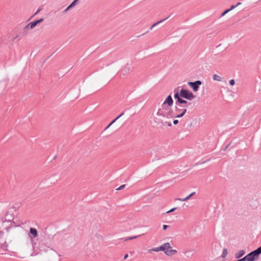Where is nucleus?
Wrapping results in <instances>:
<instances>
[{"mask_svg": "<svg viewBox=\"0 0 261 261\" xmlns=\"http://www.w3.org/2000/svg\"><path fill=\"white\" fill-rule=\"evenodd\" d=\"M156 115L168 119L172 118L174 117L171 107L164 105H161V108L159 109L156 113Z\"/></svg>", "mask_w": 261, "mask_h": 261, "instance_id": "f257e3e1", "label": "nucleus"}, {"mask_svg": "<svg viewBox=\"0 0 261 261\" xmlns=\"http://www.w3.org/2000/svg\"><path fill=\"white\" fill-rule=\"evenodd\" d=\"M180 96L189 100H191L195 98V96L192 92L182 88L180 91Z\"/></svg>", "mask_w": 261, "mask_h": 261, "instance_id": "f03ea898", "label": "nucleus"}, {"mask_svg": "<svg viewBox=\"0 0 261 261\" xmlns=\"http://www.w3.org/2000/svg\"><path fill=\"white\" fill-rule=\"evenodd\" d=\"M184 108L185 106L182 105H178L175 107V112L176 114V115L174 116L175 118H181L187 112V109Z\"/></svg>", "mask_w": 261, "mask_h": 261, "instance_id": "7ed1b4c3", "label": "nucleus"}, {"mask_svg": "<svg viewBox=\"0 0 261 261\" xmlns=\"http://www.w3.org/2000/svg\"><path fill=\"white\" fill-rule=\"evenodd\" d=\"M38 236V232L36 228L31 227L30 229V231L29 232V237L30 238L31 241L33 242V239L37 238ZM36 243H33L32 246L33 248L34 247V244H35Z\"/></svg>", "mask_w": 261, "mask_h": 261, "instance_id": "20e7f679", "label": "nucleus"}, {"mask_svg": "<svg viewBox=\"0 0 261 261\" xmlns=\"http://www.w3.org/2000/svg\"><path fill=\"white\" fill-rule=\"evenodd\" d=\"M188 84L194 92H197L198 90L199 86L201 85V82L200 81H196L194 82H189Z\"/></svg>", "mask_w": 261, "mask_h": 261, "instance_id": "39448f33", "label": "nucleus"}, {"mask_svg": "<svg viewBox=\"0 0 261 261\" xmlns=\"http://www.w3.org/2000/svg\"><path fill=\"white\" fill-rule=\"evenodd\" d=\"M255 252L254 250L246 255L245 256L246 261H254L255 260L257 259L258 256Z\"/></svg>", "mask_w": 261, "mask_h": 261, "instance_id": "423d86ee", "label": "nucleus"}, {"mask_svg": "<svg viewBox=\"0 0 261 261\" xmlns=\"http://www.w3.org/2000/svg\"><path fill=\"white\" fill-rule=\"evenodd\" d=\"M159 247L160 251H164V253H165L167 249L171 248V246L169 243H165L162 245L161 246H159Z\"/></svg>", "mask_w": 261, "mask_h": 261, "instance_id": "0eeeda50", "label": "nucleus"}, {"mask_svg": "<svg viewBox=\"0 0 261 261\" xmlns=\"http://www.w3.org/2000/svg\"><path fill=\"white\" fill-rule=\"evenodd\" d=\"M173 101L171 96L170 95H169L162 105H164L165 106H169V107H171L173 105Z\"/></svg>", "mask_w": 261, "mask_h": 261, "instance_id": "6e6552de", "label": "nucleus"}, {"mask_svg": "<svg viewBox=\"0 0 261 261\" xmlns=\"http://www.w3.org/2000/svg\"><path fill=\"white\" fill-rule=\"evenodd\" d=\"M178 105H182V106H185L184 108H186L191 105V103L182 98H180L178 101Z\"/></svg>", "mask_w": 261, "mask_h": 261, "instance_id": "1a4fd4ad", "label": "nucleus"}, {"mask_svg": "<svg viewBox=\"0 0 261 261\" xmlns=\"http://www.w3.org/2000/svg\"><path fill=\"white\" fill-rule=\"evenodd\" d=\"M174 92L175 93L174 97L175 99H176V101L175 102L176 105L178 106V101L181 98L180 96V93H179L178 90L177 89H175Z\"/></svg>", "mask_w": 261, "mask_h": 261, "instance_id": "9d476101", "label": "nucleus"}, {"mask_svg": "<svg viewBox=\"0 0 261 261\" xmlns=\"http://www.w3.org/2000/svg\"><path fill=\"white\" fill-rule=\"evenodd\" d=\"M177 253V250L174 249H167L165 254L167 256H172Z\"/></svg>", "mask_w": 261, "mask_h": 261, "instance_id": "9b49d317", "label": "nucleus"}, {"mask_svg": "<svg viewBox=\"0 0 261 261\" xmlns=\"http://www.w3.org/2000/svg\"><path fill=\"white\" fill-rule=\"evenodd\" d=\"M195 194V192H193L184 198H179L176 199V200L180 201H187L188 200H189L192 196L194 195Z\"/></svg>", "mask_w": 261, "mask_h": 261, "instance_id": "f8f14e48", "label": "nucleus"}, {"mask_svg": "<svg viewBox=\"0 0 261 261\" xmlns=\"http://www.w3.org/2000/svg\"><path fill=\"white\" fill-rule=\"evenodd\" d=\"M245 253V252L244 250H241L239 251L238 252H237L235 254V257L237 258H239L241 257H242V256H243Z\"/></svg>", "mask_w": 261, "mask_h": 261, "instance_id": "ddd939ff", "label": "nucleus"}, {"mask_svg": "<svg viewBox=\"0 0 261 261\" xmlns=\"http://www.w3.org/2000/svg\"><path fill=\"white\" fill-rule=\"evenodd\" d=\"M35 26H36V25L35 24V23H34V21L33 22H31L29 23H28L24 28V30L26 31L29 29H33Z\"/></svg>", "mask_w": 261, "mask_h": 261, "instance_id": "4468645a", "label": "nucleus"}, {"mask_svg": "<svg viewBox=\"0 0 261 261\" xmlns=\"http://www.w3.org/2000/svg\"><path fill=\"white\" fill-rule=\"evenodd\" d=\"M213 79L214 81L221 82L222 80V78L217 74H214L213 76Z\"/></svg>", "mask_w": 261, "mask_h": 261, "instance_id": "2eb2a0df", "label": "nucleus"}, {"mask_svg": "<svg viewBox=\"0 0 261 261\" xmlns=\"http://www.w3.org/2000/svg\"><path fill=\"white\" fill-rule=\"evenodd\" d=\"M168 18V17L165 18V19H162L158 22H156V23H154V24H153L151 26L154 28V27L156 26L157 25H158L159 24L164 22L165 20H166Z\"/></svg>", "mask_w": 261, "mask_h": 261, "instance_id": "dca6fc26", "label": "nucleus"}, {"mask_svg": "<svg viewBox=\"0 0 261 261\" xmlns=\"http://www.w3.org/2000/svg\"><path fill=\"white\" fill-rule=\"evenodd\" d=\"M78 1L79 0H74L69 6L71 7V8H72L77 4Z\"/></svg>", "mask_w": 261, "mask_h": 261, "instance_id": "f3484780", "label": "nucleus"}, {"mask_svg": "<svg viewBox=\"0 0 261 261\" xmlns=\"http://www.w3.org/2000/svg\"><path fill=\"white\" fill-rule=\"evenodd\" d=\"M161 123H162V126L167 125V126H168L169 127L172 126V124L170 122L165 121V122H164L163 121H161Z\"/></svg>", "mask_w": 261, "mask_h": 261, "instance_id": "a211bd4d", "label": "nucleus"}, {"mask_svg": "<svg viewBox=\"0 0 261 261\" xmlns=\"http://www.w3.org/2000/svg\"><path fill=\"white\" fill-rule=\"evenodd\" d=\"M12 219H13V217L12 216H11L10 217H9V216H8V214H7L6 215V218H5V221H7L8 222H10Z\"/></svg>", "mask_w": 261, "mask_h": 261, "instance_id": "6ab92c4d", "label": "nucleus"}, {"mask_svg": "<svg viewBox=\"0 0 261 261\" xmlns=\"http://www.w3.org/2000/svg\"><path fill=\"white\" fill-rule=\"evenodd\" d=\"M254 251L258 256V255L261 253V246L258 247L257 249L255 250Z\"/></svg>", "mask_w": 261, "mask_h": 261, "instance_id": "aec40b11", "label": "nucleus"}, {"mask_svg": "<svg viewBox=\"0 0 261 261\" xmlns=\"http://www.w3.org/2000/svg\"><path fill=\"white\" fill-rule=\"evenodd\" d=\"M227 254V250L226 248H224L223 250V253L222 256L224 258Z\"/></svg>", "mask_w": 261, "mask_h": 261, "instance_id": "412c9836", "label": "nucleus"}, {"mask_svg": "<svg viewBox=\"0 0 261 261\" xmlns=\"http://www.w3.org/2000/svg\"><path fill=\"white\" fill-rule=\"evenodd\" d=\"M124 114V113H122L120 114L118 117H117L114 120H113L110 123L111 124H113L118 119H119L120 117H121Z\"/></svg>", "mask_w": 261, "mask_h": 261, "instance_id": "4be33fe9", "label": "nucleus"}, {"mask_svg": "<svg viewBox=\"0 0 261 261\" xmlns=\"http://www.w3.org/2000/svg\"><path fill=\"white\" fill-rule=\"evenodd\" d=\"M43 21V19L40 18L37 20L34 21V22L35 23V24L37 25L38 23L42 22Z\"/></svg>", "mask_w": 261, "mask_h": 261, "instance_id": "5701e85b", "label": "nucleus"}, {"mask_svg": "<svg viewBox=\"0 0 261 261\" xmlns=\"http://www.w3.org/2000/svg\"><path fill=\"white\" fill-rule=\"evenodd\" d=\"M43 21V19L40 18L37 20L34 21V22L35 23V24L37 25L38 23L42 22Z\"/></svg>", "mask_w": 261, "mask_h": 261, "instance_id": "b1692460", "label": "nucleus"}, {"mask_svg": "<svg viewBox=\"0 0 261 261\" xmlns=\"http://www.w3.org/2000/svg\"><path fill=\"white\" fill-rule=\"evenodd\" d=\"M43 21V19L40 18L37 20L34 21V22L35 23V24L37 25L38 23L42 22Z\"/></svg>", "mask_w": 261, "mask_h": 261, "instance_id": "393cba45", "label": "nucleus"}, {"mask_svg": "<svg viewBox=\"0 0 261 261\" xmlns=\"http://www.w3.org/2000/svg\"><path fill=\"white\" fill-rule=\"evenodd\" d=\"M230 11V10H226L225 11H224L222 14H221V16H224L226 14H227V13H228Z\"/></svg>", "mask_w": 261, "mask_h": 261, "instance_id": "a878e982", "label": "nucleus"}, {"mask_svg": "<svg viewBox=\"0 0 261 261\" xmlns=\"http://www.w3.org/2000/svg\"><path fill=\"white\" fill-rule=\"evenodd\" d=\"M229 83L230 85H231L233 86V85H234V84H235V81H234V80L231 79V80H230L229 81Z\"/></svg>", "mask_w": 261, "mask_h": 261, "instance_id": "bb28decb", "label": "nucleus"}, {"mask_svg": "<svg viewBox=\"0 0 261 261\" xmlns=\"http://www.w3.org/2000/svg\"><path fill=\"white\" fill-rule=\"evenodd\" d=\"M125 186V185H122L121 186H120L118 188H117L116 190H121L122 189H123Z\"/></svg>", "mask_w": 261, "mask_h": 261, "instance_id": "cd10ccee", "label": "nucleus"}, {"mask_svg": "<svg viewBox=\"0 0 261 261\" xmlns=\"http://www.w3.org/2000/svg\"><path fill=\"white\" fill-rule=\"evenodd\" d=\"M71 9V7L69 6H68L66 8V9L63 11V13H66L68 10H69Z\"/></svg>", "mask_w": 261, "mask_h": 261, "instance_id": "c85d7f7f", "label": "nucleus"}, {"mask_svg": "<svg viewBox=\"0 0 261 261\" xmlns=\"http://www.w3.org/2000/svg\"><path fill=\"white\" fill-rule=\"evenodd\" d=\"M176 209V207H174L173 208H171L170 210L168 211V212H167V213H171V212H174L175 210Z\"/></svg>", "mask_w": 261, "mask_h": 261, "instance_id": "c756f323", "label": "nucleus"}, {"mask_svg": "<svg viewBox=\"0 0 261 261\" xmlns=\"http://www.w3.org/2000/svg\"><path fill=\"white\" fill-rule=\"evenodd\" d=\"M153 251L154 252H159L160 251V249H159V247H155V248H153Z\"/></svg>", "mask_w": 261, "mask_h": 261, "instance_id": "7c9ffc66", "label": "nucleus"}, {"mask_svg": "<svg viewBox=\"0 0 261 261\" xmlns=\"http://www.w3.org/2000/svg\"><path fill=\"white\" fill-rule=\"evenodd\" d=\"M191 252V250H187L185 252V254L186 256H189V253Z\"/></svg>", "mask_w": 261, "mask_h": 261, "instance_id": "2f4dec72", "label": "nucleus"}, {"mask_svg": "<svg viewBox=\"0 0 261 261\" xmlns=\"http://www.w3.org/2000/svg\"><path fill=\"white\" fill-rule=\"evenodd\" d=\"M153 251H153V249L151 248V249H148L147 250V253L151 254V253H152L153 252Z\"/></svg>", "mask_w": 261, "mask_h": 261, "instance_id": "473e14b6", "label": "nucleus"}, {"mask_svg": "<svg viewBox=\"0 0 261 261\" xmlns=\"http://www.w3.org/2000/svg\"><path fill=\"white\" fill-rule=\"evenodd\" d=\"M236 7H237V6H236V5H232L231 6L230 8L228 9V10H230V11L231 10H233V9H234Z\"/></svg>", "mask_w": 261, "mask_h": 261, "instance_id": "72a5a7b5", "label": "nucleus"}, {"mask_svg": "<svg viewBox=\"0 0 261 261\" xmlns=\"http://www.w3.org/2000/svg\"><path fill=\"white\" fill-rule=\"evenodd\" d=\"M123 71H125V73H127L129 71V68L127 67H125V68L123 70Z\"/></svg>", "mask_w": 261, "mask_h": 261, "instance_id": "f704fd0d", "label": "nucleus"}, {"mask_svg": "<svg viewBox=\"0 0 261 261\" xmlns=\"http://www.w3.org/2000/svg\"><path fill=\"white\" fill-rule=\"evenodd\" d=\"M140 236V235L130 237V239H131V240L139 238Z\"/></svg>", "mask_w": 261, "mask_h": 261, "instance_id": "c9c22d12", "label": "nucleus"}, {"mask_svg": "<svg viewBox=\"0 0 261 261\" xmlns=\"http://www.w3.org/2000/svg\"><path fill=\"white\" fill-rule=\"evenodd\" d=\"M173 123L174 124L176 125L178 123V120H174Z\"/></svg>", "mask_w": 261, "mask_h": 261, "instance_id": "e433bc0d", "label": "nucleus"}, {"mask_svg": "<svg viewBox=\"0 0 261 261\" xmlns=\"http://www.w3.org/2000/svg\"><path fill=\"white\" fill-rule=\"evenodd\" d=\"M169 227L168 225H163V229L165 230L167 229V228H168Z\"/></svg>", "mask_w": 261, "mask_h": 261, "instance_id": "4c0bfd02", "label": "nucleus"}, {"mask_svg": "<svg viewBox=\"0 0 261 261\" xmlns=\"http://www.w3.org/2000/svg\"><path fill=\"white\" fill-rule=\"evenodd\" d=\"M128 240H131L130 237H127L124 240L125 241H128Z\"/></svg>", "mask_w": 261, "mask_h": 261, "instance_id": "58836bf2", "label": "nucleus"}, {"mask_svg": "<svg viewBox=\"0 0 261 261\" xmlns=\"http://www.w3.org/2000/svg\"><path fill=\"white\" fill-rule=\"evenodd\" d=\"M127 257H128V254H126V255H125L124 258L126 259Z\"/></svg>", "mask_w": 261, "mask_h": 261, "instance_id": "ea45409f", "label": "nucleus"}, {"mask_svg": "<svg viewBox=\"0 0 261 261\" xmlns=\"http://www.w3.org/2000/svg\"><path fill=\"white\" fill-rule=\"evenodd\" d=\"M241 4V3L239 2V3H238L236 6H237H237H239Z\"/></svg>", "mask_w": 261, "mask_h": 261, "instance_id": "a19ab883", "label": "nucleus"}, {"mask_svg": "<svg viewBox=\"0 0 261 261\" xmlns=\"http://www.w3.org/2000/svg\"><path fill=\"white\" fill-rule=\"evenodd\" d=\"M40 11V9L38 10L36 12L35 14L38 13Z\"/></svg>", "mask_w": 261, "mask_h": 261, "instance_id": "79ce46f5", "label": "nucleus"}, {"mask_svg": "<svg viewBox=\"0 0 261 261\" xmlns=\"http://www.w3.org/2000/svg\"><path fill=\"white\" fill-rule=\"evenodd\" d=\"M109 127H110V126L108 125L106 127V128H105V129H108Z\"/></svg>", "mask_w": 261, "mask_h": 261, "instance_id": "37998d69", "label": "nucleus"}, {"mask_svg": "<svg viewBox=\"0 0 261 261\" xmlns=\"http://www.w3.org/2000/svg\"><path fill=\"white\" fill-rule=\"evenodd\" d=\"M153 28L152 26H151V27H150V30H152Z\"/></svg>", "mask_w": 261, "mask_h": 261, "instance_id": "c03bdc74", "label": "nucleus"}, {"mask_svg": "<svg viewBox=\"0 0 261 261\" xmlns=\"http://www.w3.org/2000/svg\"><path fill=\"white\" fill-rule=\"evenodd\" d=\"M1 222L4 223V221L3 220H2L1 221V222H0V223H1Z\"/></svg>", "mask_w": 261, "mask_h": 261, "instance_id": "a18cd8bd", "label": "nucleus"}, {"mask_svg": "<svg viewBox=\"0 0 261 261\" xmlns=\"http://www.w3.org/2000/svg\"><path fill=\"white\" fill-rule=\"evenodd\" d=\"M111 125H112V124H111V123H110V124H109V125L110 126H111Z\"/></svg>", "mask_w": 261, "mask_h": 261, "instance_id": "49530a36", "label": "nucleus"}]
</instances>
